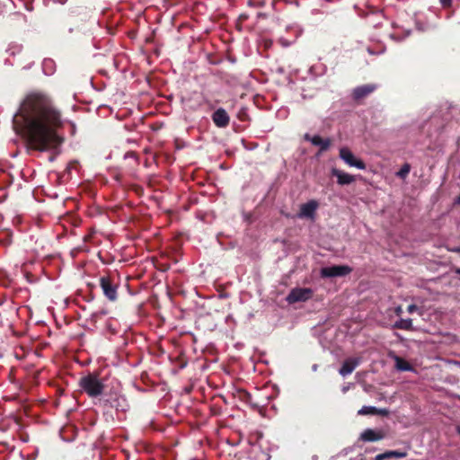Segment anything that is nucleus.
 <instances>
[{
	"instance_id": "1",
	"label": "nucleus",
	"mask_w": 460,
	"mask_h": 460,
	"mask_svg": "<svg viewBox=\"0 0 460 460\" xmlns=\"http://www.w3.org/2000/svg\"><path fill=\"white\" fill-rule=\"evenodd\" d=\"M64 119L62 111L43 90H31L22 97L12 119L14 133L27 149L40 153L55 150L64 142L58 134Z\"/></svg>"
},
{
	"instance_id": "2",
	"label": "nucleus",
	"mask_w": 460,
	"mask_h": 460,
	"mask_svg": "<svg viewBox=\"0 0 460 460\" xmlns=\"http://www.w3.org/2000/svg\"><path fill=\"white\" fill-rule=\"evenodd\" d=\"M80 389L90 398H96L102 394L105 385L99 379L97 373L88 374L79 380Z\"/></svg>"
},
{
	"instance_id": "3",
	"label": "nucleus",
	"mask_w": 460,
	"mask_h": 460,
	"mask_svg": "<svg viewBox=\"0 0 460 460\" xmlns=\"http://www.w3.org/2000/svg\"><path fill=\"white\" fill-rule=\"evenodd\" d=\"M99 286H101L102 294L109 302H115L118 298V283L114 282L110 276H102L99 279Z\"/></svg>"
},
{
	"instance_id": "4",
	"label": "nucleus",
	"mask_w": 460,
	"mask_h": 460,
	"mask_svg": "<svg viewBox=\"0 0 460 460\" xmlns=\"http://www.w3.org/2000/svg\"><path fill=\"white\" fill-rule=\"evenodd\" d=\"M312 296H314V290L310 288H295L289 291L286 301H288L289 305H293L298 302L308 301Z\"/></svg>"
},
{
	"instance_id": "5",
	"label": "nucleus",
	"mask_w": 460,
	"mask_h": 460,
	"mask_svg": "<svg viewBox=\"0 0 460 460\" xmlns=\"http://www.w3.org/2000/svg\"><path fill=\"white\" fill-rule=\"evenodd\" d=\"M339 156L340 159H341L349 166H352L359 170H365L366 168L364 161L357 158L347 146L340 148Z\"/></svg>"
},
{
	"instance_id": "6",
	"label": "nucleus",
	"mask_w": 460,
	"mask_h": 460,
	"mask_svg": "<svg viewBox=\"0 0 460 460\" xmlns=\"http://www.w3.org/2000/svg\"><path fill=\"white\" fill-rule=\"evenodd\" d=\"M351 268L346 265H338L324 267L321 269V277L323 278H336L349 275Z\"/></svg>"
},
{
	"instance_id": "7",
	"label": "nucleus",
	"mask_w": 460,
	"mask_h": 460,
	"mask_svg": "<svg viewBox=\"0 0 460 460\" xmlns=\"http://www.w3.org/2000/svg\"><path fill=\"white\" fill-rule=\"evenodd\" d=\"M318 206V201L314 199H311L305 203L301 204L298 213V218L314 219Z\"/></svg>"
},
{
	"instance_id": "8",
	"label": "nucleus",
	"mask_w": 460,
	"mask_h": 460,
	"mask_svg": "<svg viewBox=\"0 0 460 460\" xmlns=\"http://www.w3.org/2000/svg\"><path fill=\"white\" fill-rule=\"evenodd\" d=\"M376 89V84H363L354 88L352 93V98L354 102H359L368 95L372 94Z\"/></svg>"
},
{
	"instance_id": "9",
	"label": "nucleus",
	"mask_w": 460,
	"mask_h": 460,
	"mask_svg": "<svg viewBox=\"0 0 460 460\" xmlns=\"http://www.w3.org/2000/svg\"><path fill=\"white\" fill-rule=\"evenodd\" d=\"M304 139L310 142L313 146H320V154L327 151L332 146V140L330 138H323L319 135L311 136L309 133H306L305 136H304Z\"/></svg>"
},
{
	"instance_id": "10",
	"label": "nucleus",
	"mask_w": 460,
	"mask_h": 460,
	"mask_svg": "<svg viewBox=\"0 0 460 460\" xmlns=\"http://www.w3.org/2000/svg\"><path fill=\"white\" fill-rule=\"evenodd\" d=\"M385 438V432L382 429H367L360 434V440L364 442H376L383 440Z\"/></svg>"
},
{
	"instance_id": "11",
	"label": "nucleus",
	"mask_w": 460,
	"mask_h": 460,
	"mask_svg": "<svg viewBox=\"0 0 460 460\" xmlns=\"http://www.w3.org/2000/svg\"><path fill=\"white\" fill-rule=\"evenodd\" d=\"M212 120L214 125L218 127L219 128H225L229 124V116L227 111L223 108H218L212 114Z\"/></svg>"
},
{
	"instance_id": "12",
	"label": "nucleus",
	"mask_w": 460,
	"mask_h": 460,
	"mask_svg": "<svg viewBox=\"0 0 460 460\" xmlns=\"http://www.w3.org/2000/svg\"><path fill=\"white\" fill-rule=\"evenodd\" d=\"M332 175L338 179V183L340 186L349 185L354 182L355 176L345 172L343 171H340L338 169H332Z\"/></svg>"
},
{
	"instance_id": "13",
	"label": "nucleus",
	"mask_w": 460,
	"mask_h": 460,
	"mask_svg": "<svg viewBox=\"0 0 460 460\" xmlns=\"http://www.w3.org/2000/svg\"><path fill=\"white\" fill-rule=\"evenodd\" d=\"M358 364H360V360L358 358H349L343 361L341 368L339 370L340 375L342 376L350 375Z\"/></svg>"
},
{
	"instance_id": "14",
	"label": "nucleus",
	"mask_w": 460,
	"mask_h": 460,
	"mask_svg": "<svg viewBox=\"0 0 460 460\" xmlns=\"http://www.w3.org/2000/svg\"><path fill=\"white\" fill-rule=\"evenodd\" d=\"M106 402L110 403V406L115 408L116 411H125L128 407L127 399H125L124 395L117 394L114 396L111 395Z\"/></svg>"
},
{
	"instance_id": "15",
	"label": "nucleus",
	"mask_w": 460,
	"mask_h": 460,
	"mask_svg": "<svg viewBox=\"0 0 460 460\" xmlns=\"http://www.w3.org/2000/svg\"><path fill=\"white\" fill-rule=\"evenodd\" d=\"M394 360H395L396 369L401 372H413L414 367L411 366L406 359L395 355L394 356Z\"/></svg>"
},
{
	"instance_id": "16",
	"label": "nucleus",
	"mask_w": 460,
	"mask_h": 460,
	"mask_svg": "<svg viewBox=\"0 0 460 460\" xmlns=\"http://www.w3.org/2000/svg\"><path fill=\"white\" fill-rule=\"evenodd\" d=\"M394 328L404 331L414 330V328L412 327V320L411 318L397 320L396 323H394Z\"/></svg>"
},
{
	"instance_id": "17",
	"label": "nucleus",
	"mask_w": 460,
	"mask_h": 460,
	"mask_svg": "<svg viewBox=\"0 0 460 460\" xmlns=\"http://www.w3.org/2000/svg\"><path fill=\"white\" fill-rule=\"evenodd\" d=\"M383 454H385V456L386 457H388L389 459H392V458L403 459L407 456L406 451H400V450H388L387 452L383 453Z\"/></svg>"
},
{
	"instance_id": "18",
	"label": "nucleus",
	"mask_w": 460,
	"mask_h": 460,
	"mask_svg": "<svg viewBox=\"0 0 460 460\" xmlns=\"http://www.w3.org/2000/svg\"><path fill=\"white\" fill-rule=\"evenodd\" d=\"M376 407L375 406H363L359 411H358V415L360 416H367V415H376Z\"/></svg>"
},
{
	"instance_id": "19",
	"label": "nucleus",
	"mask_w": 460,
	"mask_h": 460,
	"mask_svg": "<svg viewBox=\"0 0 460 460\" xmlns=\"http://www.w3.org/2000/svg\"><path fill=\"white\" fill-rule=\"evenodd\" d=\"M239 397L241 400L246 403H251V400L252 399V395L246 390H239Z\"/></svg>"
},
{
	"instance_id": "20",
	"label": "nucleus",
	"mask_w": 460,
	"mask_h": 460,
	"mask_svg": "<svg viewBox=\"0 0 460 460\" xmlns=\"http://www.w3.org/2000/svg\"><path fill=\"white\" fill-rule=\"evenodd\" d=\"M411 172V165L409 164H405L401 167L400 171L397 172V176L400 178H405L408 176L409 172Z\"/></svg>"
},
{
	"instance_id": "21",
	"label": "nucleus",
	"mask_w": 460,
	"mask_h": 460,
	"mask_svg": "<svg viewBox=\"0 0 460 460\" xmlns=\"http://www.w3.org/2000/svg\"><path fill=\"white\" fill-rule=\"evenodd\" d=\"M78 169V162L76 160L70 161L68 165L66 167V173H70L72 170H77Z\"/></svg>"
},
{
	"instance_id": "22",
	"label": "nucleus",
	"mask_w": 460,
	"mask_h": 460,
	"mask_svg": "<svg viewBox=\"0 0 460 460\" xmlns=\"http://www.w3.org/2000/svg\"><path fill=\"white\" fill-rule=\"evenodd\" d=\"M248 19H249V15L248 14L243 13V14L239 15L238 22H237V29L239 31H240V25L243 22H246Z\"/></svg>"
},
{
	"instance_id": "23",
	"label": "nucleus",
	"mask_w": 460,
	"mask_h": 460,
	"mask_svg": "<svg viewBox=\"0 0 460 460\" xmlns=\"http://www.w3.org/2000/svg\"><path fill=\"white\" fill-rule=\"evenodd\" d=\"M389 413H390V411L387 409H378L377 408V413H376V415L387 417V416H389Z\"/></svg>"
},
{
	"instance_id": "24",
	"label": "nucleus",
	"mask_w": 460,
	"mask_h": 460,
	"mask_svg": "<svg viewBox=\"0 0 460 460\" xmlns=\"http://www.w3.org/2000/svg\"><path fill=\"white\" fill-rule=\"evenodd\" d=\"M441 6L448 8L452 4V0H439Z\"/></svg>"
},
{
	"instance_id": "25",
	"label": "nucleus",
	"mask_w": 460,
	"mask_h": 460,
	"mask_svg": "<svg viewBox=\"0 0 460 460\" xmlns=\"http://www.w3.org/2000/svg\"><path fill=\"white\" fill-rule=\"evenodd\" d=\"M270 17V14L268 13H262V12H260L257 13V18L259 19H266V18H269Z\"/></svg>"
},
{
	"instance_id": "26",
	"label": "nucleus",
	"mask_w": 460,
	"mask_h": 460,
	"mask_svg": "<svg viewBox=\"0 0 460 460\" xmlns=\"http://www.w3.org/2000/svg\"><path fill=\"white\" fill-rule=\"evenodd\" d=\"M385 459H389L387 456H385V455H384L383 453L382 454H379V455H376L374 460H385Z\"/></svg>"
},
{
	"instance_id": "27",
	"label": "nucleus",
	"mask_w": 460,
	"mask_h": 460,
	"mask_svg": "<svg viewBox=\"0 0 460 460\" xmlns=\"http://www.w3.org/2000/svg\"><path fill=\"white\" fill-rule=\"evenodd\" d=\"M416 310H417V306L414 304L410 305V306H408V308H407V311L410 314L415 312Z\"/></svg>"
},
{
	"instance_id": "28",
	"label": "nucleus",
	"mask_w": 460,
	"mask_h": 460,
	"mask_svg": "<svg viewBox=\"0 0 460 460\" xmlns=\"http://www.w3.org/2000/svg\"><path fill=\"white\" fill-rule=\"evenodd\" d=\"M249 4H252V5H255V6H261L263 4L262 2H257V3H252V0L249 1Z\"/></svg>"
},
{
	"instance_id": "29",
	"label": "nucleus",
	"mask_w": 460,
	"mask_h": 460,
	"mask_svg": "<svg viewBox=\"0 0 460 460\" xmlns=\"http://www.w3.org/2000/svg\"><path fill=\"white\" fill-rule=\"evenodd\" d=\"M395 313H396V315H401V314H402V307L401 306L396 307Z\"/></svg>"
},
{
	"instance_id": "30",
	"label": "nucleus",
	"mask_w": 460,
	"mask_h": 460,
	"mask_svg": "<svg viewBox=\"0 0 460 460\" xmlns=\"http://www.w3.org/2000/svg\"><path fill=\"white\" fill-rule=\"evenodd\" d=\"M455 204L460 205V195L457 198H456Z\"/></svg>"
},
{
	"instance_id": "31",
	"label": "nucleus",
	"mask_w": 460,
	"mask_h": 460,
	"mask_svg": "<svg viewBox=\"0 0 460 460\" xmlns=\"http://www.w3.org/2000/svg\"><path fill=\"white\" fill-rule=\"evenodd\" d=\"M452 251L455 252L460 253V247H457V248H456V249H454Z\"/></svg>"
},
{
	"instance_id": "32",
	"label": "nucleus",
	"mask_w": 460,
	"mask_h": 460,
	"mask_svg": "<svg viewBox=\"0 0 460 460\" xmlns=\"http://www.w3.org/2000/svg\"><path fill=\"white\" fill-rule=\"evenodd\" d=\"M275 4H276V0H271V6H273V7H274V6H275Z\"/></svg>"
},
{
	"instance_id": "33",
	"label": "nucleus",
	"mask_w": 460,
	"mask_h": 460,
	"mask_svg": "<svg viewBox=\"0 0 460 460\" xmlns=\"http://www.w3.org/2000/svg\"><path fill=\"white\" fill-rule=\"evenodd\" d=\"M455 273H456V274L460 275V269H456V270H455Z\"/></svg>"
},
{
	"instance_id": "34",
	"label": "nucleus",
	"mask_w": 460,
	"mask_h": 460,
	"mask_svg": "<svg viewBox=\"0 0 460 460\" xmlns=\"http://www.w3.org/2000/svg\"><path fill=\"white\" fill-rule=\"evenodd\" d=\"M238 117H239V119L243 120V117H241L240 114L238 115Z\"/></svg>"
},
{
	"instance_id": "35",
	"label": "nucleus",
	"mask_w": 460,
	"mask_h": 460,
	"mask_svg": "<svg viewBox=\"0 0 460 460\" xmlns=\"http://www.w3.org/2000/svg\"><path fill=\"white\" fill-rule=\"evenodd\" d=\"M458 433L460 434V429L458 430Z\"/></svg>"
}]
</instances>
